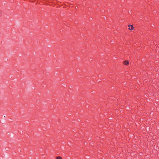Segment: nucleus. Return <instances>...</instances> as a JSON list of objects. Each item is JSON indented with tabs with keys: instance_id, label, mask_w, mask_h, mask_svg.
Wrapping results in <instances>:
<instances>
[{
	"instance_id": "nucleus-2",
	"label": "nucleus",
	"mask_w": 159,
	"mask_h": 159,
	"mask_svg": "<svg viewBox=\"0 0 159 159\" xmlns=\"http://www.w3.org/2000/svg\"><path fill=\"white\" fill-rule=\"evenodd\" d=\"M129 62L128 61H124V63L125 65H127L129 64Z\"/></svg>"
},
{
	"instance_id": "nucleus-5",
	"label": "nucleus",
	"mask_w": 159,
	"mask_h": 159,
	"mask_svg": "<svg viewBox=\"0 0 159 159\" xmlns=\"http://www.w3.org/2000/svg\"><path fill=\"white\" fill-rule=\"evenodd\" d=\"M47 4V5H48V4L47 3V4Z\"/></svg>"
},
{
	"instance_id": "nucleus-4",
	"label": "nucleus",
	"mask_w": 159,
	"mask_h": 159,
	"mask_svg": "<svg viewBox=\"0 0 159 159\" xmlns=\"http://www.w3.org/2000/svg\"><path fill=\"white\" fill-rule=\"evenodd\" d=\"M30 2H32L33 1H32L31 0H30Z\"/></svg>"
},
{
	"instance_id": "nucleus-3",
	"label": "nucleus",
	"mask_w": 159,
	"mask_h": 159,
	"mask_svg": "<svg viewBox=\"0 0 159 159\" xmlns=\"http://www.w3.org/2000/svg\"><path fill=\"white\" fill-rule=\"evenodd\" d=\"M56 159H61V157H57Z\"/></svg>"
},
{
	"instance_id": "nucleus-1",
	"label": "nucleus",
	"mask_w": 159,
	"mask_h": 159,
	"mask_svg": "<svg viewBox=\"0 0 159 159\" xmlns=\"http://www.w3.org/2000/svg\"><path fill=\"white\" fill-rule=\"evenodd\" d=\"M128 27H129V29L130 30H132L134 29V27L133 25H128Z\"/></svg>"
}]
</instances>
